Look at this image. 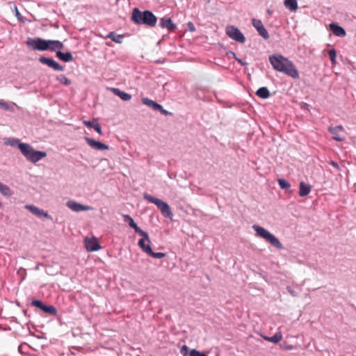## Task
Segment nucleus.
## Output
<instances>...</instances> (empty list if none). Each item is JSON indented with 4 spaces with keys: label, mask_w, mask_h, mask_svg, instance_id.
<instances>
[{
    "label": "nucleus",
    "mask_w": 356,
    "mask_h": 356,
    "mask_svg": "<svg viewBox=\"0 0 356 356\" xmlns=\"http://www.w3.org/2000/svg\"><path fill=\"white\" fill-rule=\"evenodd\" d=\"M146 239H140L138 241V245L140 248V249L148 256H150L156 259H161L165 257V254L163 252H154L150 246V243L147 242V243L146 244Z\"/></svg>",
    "instance_id": "obj_7"
},
{
    "label": "nucleus",
    "mask_w": 356,
    "mask_h": 356,
    "mask_svg": "<svg viewBox=\"0 0 356 356\" xmlns=\"http://www.w3.org/2000/svg\"><path fill=\"white\" fill-rule=\"evenodd\" d=\"M163 108V106L157 103L156 105L155 106V108H154V111H159V112H161Z\"/></svg>",
    "instance_id": "obj_44"
},
{
    "label": "nucleus",
    "mask_w": 356,
    "mask_h": 356,
    "mask_svg": "<svg viewBox=\"0 0 356 356\" xmlns=\"http://www.w3.org/2000/svg\"><path fill=\"white\" fill-rule=\"evenodd\" d=\"M191 350L186 345H184L180 349V353L183 356H189Z\"/></svg>",
    "instance_id": "obj_33"
},
{
    "label": "nucleus",
    "mask_w": 356,
    "mask_h": 356,
    "mask_svg": "<svg viewBox=\"0 0 356 356\" xmlns=\"http://www.w3.org/2000/svg\"><path fill=\"white\" fill-rule=\"evenodd\" d=\"M67 206L68 207V208H70V209H72V211H76V212H79V211H88V210L91 209V207H90L83 205V204L78 203L76 202H74V201H68L67 202Z\"/></svg>",
    "instance_id": "obj_18"
},
{
    "label": "nucleus",
    "mask_w": 356,
    "mask_h": 356,
    "mask_svg": "<svg viewBox=\"0 0 356 356\" xmlns=\"http://www.w3.org/2000/svg\"><path fill=\"white\" fill-rule=\"evenodd\" d=\"M189 356H207L205 353L197 350L196 349H193L190 351Z\"/></svg>",
    "instance_id": "obj_34"
},
{
    "label": "nucleus",
    "mask_w": 356,
    "mask_h": 356,
    "mask_svg": "<svg viewBox=\"0 0 356 356\" xmlns=\"http://www.w3.org/2000/svg\"><path fill=\"white\" fill-rule=\"evenodd\" d=\"M284 4L291 11H296L298 8L297 0H284Z\"/></svg>",
    "instance_id": "obj_24"
},
{
    "label": "nucleus",
    "mask_w": 356,
    "mask_h": 356,
    "mask_svg": "<svg viewBox=\"0 0 356 356\" xmlns=\"http://www.w3.org/2000/svg\"><path fill=\"white\" fill-rule=\"evenodd\" d=\"M159 26L162 29L165 28L170 31H174L177 29L176 24L168 17H163L160 19Z\"/></svg>",
    "instance_id": "obj_17"
},
{
    "label": "nucleus",
    "mask_w": 356,
    "mask_h": 356,
    "mask_svg": "<svg viewBox=\"0 0 356 356\" xmlns=\"http://www.w3.org/2000/svg\"><path fill=\"white\" fill-rule=\"evenodd\" d=\"M226 34L232 40L240 43L245 42V38L241 31L236 26L229 25L226 27Z\"/></svg>",
    "instance_id": "obj_6"
},
{
    "label": "nucleus",
    "mask_w": 356,
    "mask_h": 356,
    "mask_svg": "<svg viewBox=\"0 0 356 356\" xmlns=\"http://www.w3.org/2000/svg\"><path fill=\"white\" fill-rule=\"evenodd\" d=\"M132 20L138 24H145L150 27L156 26L157 17L149 10L140 11L136 8L132 12Z\"/></svg>",
    "instance_id": "obj_3"
},
{
    "label": "nucleus",
    "mask_w": 356,
    "mask_h": 356,
    "mask_svg": "<svg viewBox=\"0 0 356 356\" xmlns=\"http://www.w3.org/2000/svg\"><path fill=\"white\" fill-rule=\"evenodd\" d=\"M144 199L149 202L154 204L158 209H160L162 215L165 217L172 219L173 213L168 204L161 199L154 197L149 194H144Z\"/></svg>",
    "instance_id": "obj_5"
},
{
    "label": "nucleus",
    "mask_w": 356,
    "mask_h": 356,
    "mask_svg": "<svg viewBox=\"0 0 356 356\" xmlns=\"http://www.w3.org/2000/svg\"><path fill=\"white\" fill-rule=\"evenodd\" d=\"M161 114L168 116V115H172V113L171 112L168 111L167 110L163 108L161 111L160 112Z\"/></svg>",
    "instance_id": "obj_40"
},
{
    "label": "nucleus",
    "mask_w": 356,
    "mask_h": 356,
    "mask_svg": "<svg viewBox=\"0 0 356 356\" xmlns=\"http://www.w3.org/2000/svg\"><path fill=\"white\" fill-rule=\"evenodd\" d=\"M252 24L263 38L265 40H268L269 38V34L261 20L253 19L252 20Z\"/></svg>",
    "instance_id": "obj_10"
},
{
    "label": "nucleus",
    "mask_w": 356,
    "mask_h": 356,
    "mask_svg": "<svg viewBox=\"0 0 356 356\" xmlns=\"http://www.w3.org/2000/svg\"><path fill=\"white\" fill-rule=\"evenodd\" d=\"M56 79L62 84L65 86H69L71 84V81L66 77L64 74H60L56 76Z\"/></svg>",
    "instance_id": "obj_29"
},
{
    "label": "nucleus",
    "mask_w": 356,
    "mask_h": 356,
    "mask_svg": "<svg viewBox=\"0 0 356 356\" xmlns=\"http://www.w3.org/2000/svg\"><path fill=\"white\" fill-rule=\"evenodd\" d=\"M6 143L13 147L17 146L26 160L34 163L47 156L45 152L35 150L31 145L21 143L19 139H9Z\"/></svg>",
    "instance_id": "obj_2"
},
{
    "label": "nucleus",
    "mask_w": 356,
    "mask_h": 356,
    "mask_svg": "<svg viewBox=\"0 0 356 356\" xmlns=\"http://www.w3.org/2000/svg\"><path fill=\"white\" fill-rule=\"evenodd\" d=\"M256 95L260 97V98H262V99H267L270 97V92L268 90V89L266 88V87H261V88H259L257 92H256Z\"/></svg>",
    "instance_id": "obj_25"
},
{
    "label": "nucleus",
    "mask_w": 356,
    "mask_h": 356,
    "mask_svg": "<svg viewBox=\"0 0 356 356\" xmlns=\"http://www.w3.org/2000/svg\"><path fill=\"white\" fill-rule=\"evenodd\" d=\"M329 164L331 165L332 166L336 168L337 169L339 170V165L337 162H335L334 161H330Z\"/></svg>",
    "instance_id": "obj_41"
},
{
    "label": "nucleus",
    "mask_w": 356,
    "mask_h": 356,
    "mask_svg": "<svg viewBox=\"0 0 356 356\" xmlns=\"http://www.w3.org/2000/svg\"><path fill=\"white\" fill-rule=\"evenodd\" d=\"M252 229L256 232L257 236L265 239L273 246L275 247L278 250L283 249L282 244L280 243L279 239L267 229L258 225H253Z\"/></svg>",
    "instance_id": "obj_4"
},
{
    "label": "nucleus",
    "mask_w": 356,
    "mask_h": 356,
    "mask_svg": "<svg viewBox=\"0 0 356 356\" xmlns=\"http://www.w3.org/2000/svg\"><path fill=\"white\" fill-rule=\"evenodd\" d=\"M48 50L51 51H58L63 49L64 47L63 42L58 40H48Z\"/></svg>",
    "instance_id": "obj_20"
},
{
    "label": "nucleus",
    "mask_w": 356,
    "mask_h": 356,
    "mask_svg": "<svg viewBox=\"0 0 356 356\" xmlns=\"http://www.w3.org/2000/svg\"><path fill=\"white\" fill-rule=\"evenodd\" d=\"M124 220L125 222H127L131 228H133L135 232L140 234L143 238L141 239H146L147 242L151 243L150 238L149 237V234L147 232L143 231L141 229L137 224L134 222V219L129 216V215H124Z\"/></svg>",
    "instance_id": "obj_9"
},
{
    "label": "nucleus",
    "mask_w": 356,
    "mask_h": 356,
    "mask_svg": "<svg viewBox=\"0 0 356 356\" xmlns=\"http://www.w3.org/2000/svg\"><path fill=\"white\" fill-rule=\"evenodd\" d=\"M327 130L330 134H333V140L339 142L345 140V137L341 136L339 134V132L344 131V128L342 125H338L334 127H329Z\"/></svg>",
    "instance_id": "obj_14"
},
{
    "label": "nucleus",
    "mask_w": 356,
    "mask_h": 356,
    "mask_svg": "<svg viewBox=\"0 0 356 356\" xmlns=\"http://www.w3.org/2000/svg\"><path fill=\"white\" fill-rule=\"evenodd\" d=\"M286 289L292 296L296 297L298 296V293L296 292L291 286H287Z\"/></svg>",
    "instance_id": "obj_36"
},
{
    "label": "nucleus",
    "mask_w": 356,
    "mask_h": 356,
    "mask_svg": "<svg viewBox=\"0 0 356 356\" xmlns=\"http://www.w3.org/2000/svg\"><path fill=\"white\" fill-rule=\"evenodd\" d=\"M235 59H236V60L239 64H241L242 66H245V65H247V63L243 62L241 59H240V58H237V57H236V58H235Z\"/></svg>",
    "instance_id": "obj_42"
},
{
    "label": "nucleus",
    "mask_w": 356,
    "mask_h": 356,
    "mask_svg": "<svg viewBox=\"0 0 356 356\" xmlns=\"http://www.w3.org/2000/svg\"><path fill=\"white\" fill-rule=\"evenodd\" d=\"M264 339L268 341L276 343L282 340V335L281 332H276L273 336L266 337H264Z\"/></svg>",
    "instance_id": "obj_26"
},
{
    "label": "nucleus",
    "mask_w": 356,
    "mask_h": 356,
    "mask_svg": "<svg viewBox=\"0 0 356 356\" xmlns=\"http://www.w3.org/2000/svg\"><path fill=\"white\" fill-rule=\"evenodd\" d=\"M39 60L41 63L45 64L48 65L49 67L53 68L55 70L57 71H63L64 67L60 65L58 63L56 62L54 59L46 58L44 56H41L39 58Z\"/></svg>",
    "instance_id": "obj_12"
},
{
    "label": "nucleus",
    "mask_w": 356,
    "mask_h": 356,
    "mask_svg": "<svg viewBox=\"0 0 356 356\" xmlns=\"http://www.w3.org/2000/svg\"><path fill=\"white\" fill-rule=\"evenodd\" d=\"M328 55L330 56V59L332 61V63H336V57H337V52L334 49H330L328 51Z\"/></svg>",
    "instance_id": "obj_31"
},
{
    "label": "nucleus",
    "mask_w": 356,
    "mask_h": 356,
    "mask_svg": "<svg viewBox=\"0 0 356 356\" xmlns=\"http://www.w3.org/2000/svg\"><path fill=\"white\" fill-rule=\"evenodd\" d=\"M15 15L17 17L19 16V15H20L17 10V8L16 6H15Z\"/></svg>",
    "instance_id": "obj_46"
},
{
    "label": "nucleus",
    "mask_w": 356,
    "mask_h": 356,
    "mask_svg": "<svg viewBox=\"0 0 356 356\" xmlns=\"http://www.w3.org/2000/svg\"><path fill=\"white\" fill-rule=\"evenodd\" d=\"M85 246L88 251L94 252L99 250L100 245L96 238H88L86 237L84 239Z\"/></svg>",
    "instance_id": "obj_13"
},
{
    "label": "nucleus",
    "mask_w": 356,
    "mask_h": 356,
    "mask_svg": "<svg viewBox=\"0 0 356 356\" xmlns=\"http://www.w3.org/2000/svg\"><path fill=\"white\" fill-rule=\"evenodd\" d=\"M269 62L273 69L293 79H299V72L293 63L281 54H273L269 56Z\"/></svg>",
    "instance_id": "obj_1"
},
{
    "label": "nucleus",
    "mask_w": 356,
    "mask_h": 356,
    "mask_svg": "<svg viewBox=\"0 0 356 356\" xmlns=\"http://www.w3.org/2000/svg\"><path fill=\"white\" fill-rule=\"evenodd\" d=\"M25 208L30 211L33 214L37 216H43L45 218H47L49 220H52V218L51 216L48 214L47 212L44 211L42 209H39L38 207L31 205V204H26L25 206Z\"/></svg>",
    "instance_id": "obj_15"
},
{
    "label": "nucleus",
    "mask_w": 356,
    "mask_h": 356,
    "mask_svg": "<svg viewBox=\"0 0 356 356\" xmlns=\"http://www.w3.org/2000/svg\"><path fill=\"white\" fill-rule=\"evenodd\" d=\"M163 108V106L157 103L156 105L155 106V108H154V111H159V112H161Z\"/></svg>",
    "instance_id": "obj_43"
},
{
    "label": "nucleus",
    "mask_w": 356,
    "mask_h": 356,
    "mask_svg": "<svg viewBox=\"0 0 356 356\" xmlns=\"http://www.w3.org/2000/svg\"><path fill=\"white\" fill-rule=\"evenodd\" d=\"M108 38H111V33H109L108 34Z\"/></svg>",
    "instance_id": "obj_48"
},
{
    "label": "nucleus",
    "mask_w": 356,
    "mask_h": 356,
    "mask_svg": "<svg viewBox=\"0 0 356 356\" xmlns=\"http://www.w3.org/2000/svg\"><path fill=\"white\" fill-rule=\"evenodd\" d=\"M27 45L35 50L46 51L48 50V40L40 38L29 39L27 41Z\"/></svg>",
    "instance_id": "obj_8"
},
{
    "label": "nucleus",
    "mask_w": 356,
    "mask_h": 356,
    "mask_svg": "<svg viewBox=\"0 0 356 356\" xmlns=\"http://www.w3.org/2000/svg\"><path fill=\"white\" fill-rule=\"evenodd\" d=\"M87 144L91 147L92 148L97 149V150H104V149H108L109 147L106 145L99 142L95 140L90 138L86 137L85 138Z\"/></svg>",
    "instance_id": "obj_16"
},
{
    "label": "nucleus",
    "mask_w": 356,
    "mask_h": 356,
    "mask_svg": "<svg viewBox=\"0 0 356 356\" xmlns=\"http://www.w3.org/2000/svg\"><path fill=\"white\" fill-rule=\"evenodd\" d=\"M277 181L282 189H289L291 186L290 184L284 179H279Z\"/></svg>",
    "instance_id": "obj_30"
},
{
    "label": "nucleus",
    "mask_w": 356,
    "mask_h": 356,
    "mask_svg": "<svg viewBox=\"0 0 356 356\" xmlns=\"http://www.w3.org/2000/svg\"><path fill=\"white\" fill-rule=\"evenodd\" d=\"M0 108H2L5 110H8L9 106L8 104L2 100H0Z\"/></svg>",
    "instance_id": "obj_38"
},
{
    "label": "nucleus",
    "mask_w": 356,
    "mask_h": 356,
    "mask_svg": "<svg viewBox=\"0 0 356 356\" xmlns=\"http://www.w3.org/2000/svg\"><path fill=\"white\" fill-rule=\"evenodd\" d=\"M187 26H188V29L189 31H191L192 32L195 31V26H194L193 22H188L187 23Z\"/></svg>",
    "instance_id": "obj_37"
},
{
    "label": "nucleus",
    "mask_w": 356,
    "mask_h": 356,
    "mask_svg": "<svg viewBox=\"0 0 356 356\" xmlns=\"http://www.w3.org/2000/svg\"><path fill=\"white\" fill-rule=\"evenodd\" d=\"M94 129L99 134H102V129L99 125V124L97 122V124H95L94 125Z\"/></svg>",
    "instance_id": "obj_39"
},
{
    "label": "nucleus",
    "mask_w": 356,
    "mask_h": 356,
    "mask_svg": "<svg viewBox=\"0 0 356 356\" xmlns=\"http://www.w3.org/2000/svg\"><path fill=\"white\" fill-rule=\"evenodd\" d=\"M312 188L309 184L302 181L300 183L299 195L301 197L307 196L311 192Z\"/></svg>",
    "instance_id": "obj_21"
},
{
    "label": "nucleus",
    "mask_w": 356,
    "mask_h": 356,
    "mask_svg": "<svg viewBox=\"0 0 356 356\" xmlns=\"http://www.w3.org/2000/svg\"><path fill=\"white\" fill-rule=\"evenodd\" d=\"M142 103L150 108H152L153 110L155 108V106L156 105L157 102L147 98V97H143L141 99Z\"/></svg>",
    "instance_id": "obj_28"
},
{
    "label": "nucleus",
    "mask_w": 356,
    "mask_h": 356,
    "mask_svg": "<svg viewBox=\"0 0 356 356\" xmlns=\"http://www.w3.org/2000/svg\"><path fill=\"white\" fill-rule=\"evenodd\" d=\"M227 55L229 56V55H231L234 58L236 57V54L232 51H229L227 53Z\"/></svg>",
    "instance_id": "obj_45"
},
{
    "label": "nucleus",
    "mask_w": 356,
    "mask_h": 356,
    "mask_svg": "<svg viewBox=\"0 0 356 356\" xmlns=\"http://www.w3.org/2000/svg\"><path fill=\"white\" fill-rule=\"evenodd\" d=\"M266 12H267V13H268L269 15H272V13H273V11H272L271 10H270V9H268Z\"/></svg>",
    "instance_id": "obj_47"
},
{
    "label": "nucleus",
    "mask_w": 356,
    "mask_h": 356,
    "mask_svg": "<svg viewBox=\"0 0 356 356\" xmlns=\"http://www.w3.org/2000/svg\"><path fill=\"white\" fill-rule=\"evenodd\" d=\"M330 29L331 31L333 33V34H334L337 36L344 37L346 35L345 29L342 26L338 25L336 23H331L330 24Z\"/></svg>",
    "instance_id": "obj_19"
},
{
    "label": "nucleus",
    "mask_w": 356,
    "mask_h": 356,
    "mask_svg": "<svg viewBox=\"0 0 356 356\" xmlns=\"http://www.w3.org/2000/svg\"><path fill=\"white\" fill-rule=\"evenodd\" d=\"M113 93L120 97L124 101H129L131 98V95L125 92L121 91L118 88H113Z\"/></svg>",
    "instance_id": "obj_23"
},
{
    "label": "nucleus",
    "mask_w": 356,
    "mask_h": 356,
    "mask_svg": "<svg viewBox=\"0 0 356 356\" xmlns=\"http://www.w3.org/2000/svg\"><path fill=\"white\" fill-rule=\"evenodd\" d=\"M56 56L61 60L64 62H70L73 60V56L71 53L66 52L63 53L61 52L60 50L56 52Z\"/></svg>",
    "instance_id": "obj_22"
},
{
    "label": "nucleus",
    "mask_w": 356,
    "mask_h": 356,
    "mask_svg": "<svg viewBox=\"0 0 356 356\" xmlns=\"http://www.w3.org/2000/svg\"><path fill=\"white\" fill-rule=\"evenodd\" d=\"M0 193L4 196H10L12 195L11 190L10 188L0 182Z\"/></svg>",
    "instance_id": "obj_27"
},
{
    "label": "nucleus",
    "mask_w": 356,
    "mask_h": 356,
    "mask_svg": "<svg viewBox=\"0 0 356 356\" xmlns=\"http://www.w3.org/2000/svg\"><path fill=\"white\" fill-rule=\"evenodd\" d=\"M31 305L38 308H40L41 310L44 311L46 313L49 314L55 315L56 314V309L54 306H47L44 305L42 302L40 300H34L31 302Z\"/></svg>",
    "instance_id": "obj_11"
},
{
    "label": "nucleus",
    "mask_w": 356,
    "mask_h": 356,
    "mask_svg": "<svg viewBox=\"0 0 356 356\" xmlns=\"http://www.w3.org/2000/svg\"><path fill=\"white\" fill-rule=\"evenodd\" d=\"M124 37V35H117L114 32H113V42H115L117 43H121Z\"/></svg>",
    "instance_id": "obj_32"
},
{
    "label": "nucleus",
    "mask_w": 356,
    "mask_h": 356,
    "mask_svg": "<svg viewBox=\"0 0 356 356\" xmlns=\"http://www.w3.org/2000/svg\"><path fill=\"white\" fill-rule=\"evenodd\" d=\"M83 122L84 125L86 126L87 127L94 129L95 124H97L98 122L97 120L95 119L92 121L84 120Z\"/></svg>",
    "instance_id": "obj_35"
}]
</instances>
